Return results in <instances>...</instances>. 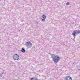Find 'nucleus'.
Returning a JSON list of instances; mask_svg holds the SVG:
<instances>
[{
	"label": "nucleus",
	"instance_id": "nucleus-1",
	"mask_svg": "<svg viewBox=\"0 0 80 80\" xmlns=\"http://www.w3.org/2000/svg\"><path fill=\"white\" fill-rule=\"evenodd\" d=\"M52 58V61L54 62V63H57L60 60V58L58 56H55L54 57Z\"/></svg>",
	"mask_w": 80,
	"mask_h": 80
},
{
	"label": "nucleus",
	"instance_id": "nucleus-2",
	"mask_svg": "<svg viewBox=\"0 0 80 80\" xmlns=\"http://www.w3.org/2000/svg\"><path fill=\"white\" fill-rule=\"evenodd\" d=\"M26 45L28 48H31L32 46V43L30 41L27 42L26 43Z\"/></svg>",
	"mask_w": 80,
	"mask_h": 80
},
{
	"label": "nucleus",
	"instance_id": "nucleus-3",
	"mask_svg": "<svg viewBox=\"0 0 80 80\" xmlns=\"http://www.w3.org/2000/svg\"><path fill=\"white\" fill-rule=\"evenodd\" d=\"M80 31H73L72 35H73L74 38H75V37L76 35H77V34H80Z\"/></svg>",
	"mask_w": 80,
	"mask_h": 80
},
{
	"label": "nucleus",
	"instance_id": "nucleus-4",
	"mask_svg": "<svg viewBox=\"0 0 80 80\" xmlns=\"http://www.w3.org/2000/svg\"><path fill=\"white\" fill-rule=\"evenodd\" d=\"M13 58L14 60H19L20 57L17 54H16L13 55Z\"/></svg>",
	"mask_w": 80,
	"mask_h": 80
},
{
	"label": "nucleus",
	"instance_id": "nucleus-5",
	"mask_svg": "<svg viewBox=\"0 0 80 80\" xmlns=\"http://www.w3.org/2000/svg\"><path fill=\"white\" fill-rule=\"evenodd\" d=\"M66 80H72V78L69 76L66 77Z\"/></svg>",
	"mask_w": 80,
	"mask_h": 80
},
{
	"label": "nucleus",
	"instance_id": "nucleus-6",
	"mask_svg": "<svg viewBox=\"0 0 80 80\" xmlns=\"http://www.w3.org/2000/svg\"><path fill=\"white\" fill-rule=\"evenodd\" d=\"M31 80H38V79L36 78H31Z\"/></svg>",
	"mask_w": 80,
	"mask_h": 80
},
{
	"label": "nucleus",
	"instance_id": "nucleus-7",
	"mask_svg": "<svg viewBox=\"0 0 80 80\" xmlns=\"http://www.w3.org/2000/svg\"><path fill=\"white\" fill-rule=\"evenodd\" d=\"M21 52L23 53H25V49H24V48H22L21 50Z\"/></svg>",
	"mask_w": 80,
	"mask_h": 80
},
{
	"label": "nucleus",
	"instance_id": "nucleus-8",
	"mask_svg": "<svg viewBox=\"0 0 80 80\" xmlns=\"http://www.w3.org/2000/svg\"><path fill=\"white\" fill-rule=\"evenodd\" d=\"M42 17L44 19H45V18H46V16H45V15H42Z\"/></svg>",
	"mask_w": 80,
	"mask_h": 80
},
{
	"label": "nucleus",
	"instance_id": "nucleus-9",
	"mask_svg": "<svg viewBox=\"0 0 80 80\" xmlns=\"http://www.w3.org/2000/svg\"><path fill=\"white\" fill-rule=\"evenodd\" d=\"M66 5H70V3H69V2H67L66 3Z\"/></svg>",
	"mask_w": 80,
	"mask_h": 80
},
{
	"label": "nucleus",
	"instance_id": "nucleus-10",
	"mask_svg": "<svg viewBox=\"0 0 80 80\" xmlns=\"http://www.w3.org/2000/svg\"><path fill=\"white\" fill-rule=\"evenodd\" d=\"M45 19H43L42 20V22H44V21H45Z\"/></svg>",
	"mask_w": 80,
	"mask_h": 80
},
{
	"label": "nucleus",
	"instance_id": "nucleus-11",
	"mask_svg": "<svg viewBox=\"0 0 80 80\" xmlns=\"http://www.w3.org/2000/svg\"><path fill=\"white\" fill-rule=\"evenodd\" d=\"M2 74H3V72L2 73V74H0V76H2Z\"/></svg>",
	"mask_w": 80,
	"mask_h": 80
},
{
	"label": "nucleus",
	"instance_id": "nucleus-12",
	"mask_svg": "<svg viewBox=\"0 0 80 80\" xmlns=\"http://www.w3.org/2000/svg\"><path fill=\"white\" fill-rule=\"evenodd\" d=\"M42 80H43V79H42Z\"/></svg>",
	"mask_w": 80,
	"mask_h": 80
}]
</instances>
